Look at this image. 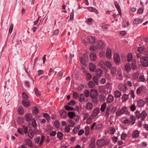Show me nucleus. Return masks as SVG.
I'll return each mask as SVG.
<instances>
[{
  "label": "nucleus",
  "instance_id": "4",
  "mask_svg": "<svg viewBox=\"0 0 148 148\" xmlns=\"http://www.w3.org/2000/svg\"><path fill=\"white\" fill-rule=\"evenodd\" d=\"M127 110V108L125 107H123L122 108L121 110L117 111L116 112V114L117 115L119 116L121 114H123L124 113H125L126 114L129 113Z\"/></svg>",
  "mask_w": 148,
  "mask_h": 148
},
{
  "label": "nucleus",
  "instance_id": "47",
  "mask_svg": "<svg viewBox=\"0 0 148 148\" xmlns=\"http://www.w3.org/2000/svg\"><path fill=\"white\" fill-rule=\"evenodd\" d=\"M84 93L85 94V96L86 97H88L89 96V95H90V93L89 91L88 90H85Z\"/></svg>",
  "mask_w": 148,
  "mask_h": 148
},
{
  "label": "nucleus",
  "instance_id": "12",
  "mask_svg": "<svg viewBox=\"0 0 148 148\" xmlns=\"http://www.w3.org/2000/svg\"><path fill=\"white\" fill-rule=\"evenodd\" d=\"M25 118L26 121L28 122L31 121L34 119L30 114H27L25 115Z\"/></svg>",
  "mask_w": 148,
  "mask_h": 148
},
{
  "label": "nucleus",
  "instance_id": "21",
  "mask_svg": "<svg viewBox=\"0 0 148 148\" xmlns=\"http://www.w3.org/2000/svg\"><path fill=\"white\" fill-rule=\"evenodd\" d=\"M93 107V104L90 102H88L86 104V108L88 110H91Z\"/></svg>",
  "mask_w": 148,
  "mask_h": 148
},
{
  "label": "nucleus",
  "instance_id": "1",
  "mask_svg": "<svg viewBox=\"0 0 148 148\" xmlns=\"http://www.w3.org/2000/svg\"><path fill=\"white\" fill-rule=\"evenodd\" d=\"M135 114L137 119H140L143 121L145 120L147 115L146 112L145 110L142 111L140 113V111H136L135 112Z\"/></svg>",
  "mask_w": 148,
  "mask_h": 148
},
{
  "label": "nucleus",
  "instance_id": "18",
  "mask_svg": "<svg viewBox=\"0 0 148 148\" xmlns=\"http://www.w3.org/2000/svg\"><path fill=\"white\" fill-rule=\"evenodd\" d=\"M117 79L119 80H122L123 79V77L122 75V72L121 71L119 70L117 73Z\"/></svg>",
  "mask_w": 148,
  "mask_h": 148
},
{
  "label": "nucleus",
  "instance_id": "32",
  "mask_svg": "<svg viewBox=\"0 0 148 148\" xmlns=\"http://www.w3.org/2000/svg\"><path fill=\"white\" fill-rule=\"evenodd\" d=\"M18 114L22 115L23 113V111L22 106H19L18 109Z\"/></svg>",
  "mask_w": 148,
  "mask_h": 148
},
{
  "label": "nucleus",
  "instance_id": "58",
  "mask_svg": "<svg viewBox=\"0 0 148 148\" xmlns=\"http://www.w3.org/2000/svg\"><path fill=\"white\" fill-rule=\"evenodd\" d=\"M92 18H88L86 21L87 23L89 25H90L91 24V22L92 21Z\"/></svg>",
  "mask_w": 148,
  "mask_h": 148
},
{
  "label": "nucleus",
  "instance_id": "39",
  "mask_svg": "<svg viewBox=\"0 0 148 148\" xmlns=\"http://www.w3.org/2000/svg\"><path fill=\"white\" fill-rule=\"evenodd\" d=\"M132 59V56L131 54L129 53L127 56V60L128 62L131 61Z\"/></svg>",
  "mask_w": 148,
  "mask_h": 148
},
{
  "label": "nucleus",
  "instance_id": "16",
  "mask_svg": "<svg viewBox=\"0 0 148 148\" xmlns=\"http://www.w3.org/2000/svg\"><path fill=\"white\" fill-rule=\"evenodd\" d=\"M60 114L61 118H65L66 116V113L64 110H61L60 112Z\"/></svg>",
  "mask_w": 148,
  "mask_h": 148
},
{
  "label": "nucleus",
  "instance_id": "14",
  "mask_svg": "<svg viewBox=\"0 0 148 148\" xmlns=\"http://www.w3.org/2000/svg\"><path fill=\"white\" fill-rule=\"evenodd\" d=\"M137 106L139 107L143 106L145 104V102L142 99L139 100L137 101Z\"/></svg>",
  "mask_w": 148,
  "mask_h": 148
},
{
  "label": "nucleus",
  "instance_id": "31",
  "mask_svg": "<svg viewBox=\"0 0 148 148\" xmlns=\"http://www.w3.org/2000/svg\"><path fill=\"white\" fill-rule=\"evenodd\" d=\"M114 94L115 97L117 98L120 97L121 95V92L118 90L115 91L114 92Z\"/></svg>",
  "mask_w": 148,
  "mask_h": 148
},
{
  "label": "nucleus",
  "instance_id": "10",
  "mask_svg": "<svg viewBox=\"0 0 148 148\" xmlns=\"http://www.w3.org/2000/svg\"><path fill=\"white\" fill-rule=\"evenodd\" d=\"M22 98L23 99L22 101V104H24V103H25L26 101L28 100V98L27 95L25 92H23Z\"/></svg>",
  "mask_w": 148,
  "mask_h": 148
},
{
  "label": "nucleus",
  "instance_id": "37",
  "mask_svg": "<svg viewBox=\"0 0 148 148\" xmlns=\"http://www.w3.org/2000/svg\"><path fill=\"white\" fill-rule=\"evenodd\" d=\"M125 71H127V72H128L129 71H130L131 70V68L129 64H126L125 66Z\"/></svg>",
  "mask_w": 148,
  "mask_h": 148
},
{
  "label": "nucleus",
  "instance_id": "25",
  "mask_svg": "<svg viewBox=\"0 0 148 148\" xmlns=\"http://www.w3.org/2000/svg\"><path fill=\"white\" fill-rule=\"evenodd\" d=\"M99 111V110L98 108L95 109L93 111L92 116L94 117L96 116L98 114Z\"/></svg>",
  "mask_w": 148,
  "mask_h": 148
},
{
  "label": "nucleus",
  "instance_id": "17",
  "mask_svg": "<svg viewBox=\"0 0 148 148\" xmlns=\"http://www.w3.org/2000/svg\"><path fill=\"white\" fill-rule=\"evenodd\" d=\"M113 100V96L111 94L109 95L107 99V102L108 103H110L112 102Z\"/></svg>",
  "mask_w": 148,
  "mask_h": 148
},
{
  "label": "nucleus",
  "instance_id": "27",
  "mask_svg": "<svg viewBox=\"0 0 148 148\" xmlns=\"http://www.w3.org/2000/svg\"><path fill=\"white\" fill-rule=\"evenodd\" d=\"M116 68L114 67H113L111 69L110 73L113 75H115L116 72Z\"/></svg>",
  "mask_w": 148,
  "mask_h": 148
},
{
  "label": "nucleus",
  "instance_id": "26",
  "mask_svg": "<svg viewBox=\"0 0 148 148\" xmlns=\"http://www.w3.org/2000/svg\"><path fill=\"white\" fill-rule=\"evenodd\" d=\"M26 144L29 146H31L32 145V143L31 141L29 138H26L25 141Z\"/></svg>",
  "mask_w": 148,
  "mask_h": 148
},
{
  "label": "nucleus",
  "instance_id": "11",
  "mask_svg": "<svg viewBox=\"0 0 148 148\" xmlns=\"http://www.w3.org/2000/svg\"><path fill=\"white\" fill-rule=\"evenodd\" d=\"M114 61L115 63H118L120 62V59L119 55L117 53L115 54L114 56Z\"/></svg>",
  "mask_w": 148,
  "mask_h": 148
},
{
  "label": "nucleus",
  "instance_id": "22",
  "mask_svg": "<svg viewBox=\"0 0 148 148\" xmlns=\"http://www.w3.org/2000/svg\"><path fill=\"white\" fill-rule=\"evenodd\" d=\"M106 57L108 58H110L112 56L111 54V51L110 49H107L106 53Z\"/></svg>",
  "mask_w": 148,
  "mask_h": 148
},
{
  "label": "nucleus",
  "instance_id": "41",
  "mask_svg": "<svg viewBox=\"0 0 148 148\" xmlns=\"http://www.w3.org/2000/svg\"><path fill=\"white\" fill-rule=\"evenodd\" d=\"M136 106L135 105L134 103L133 104H132L130 107V109L132 111H134L135 110H136Z\"/></svg>",
  "mask_w": 148,
  "mask_h": 148
},
{
  "label": "nucleus",
  "instance_id": "63",
  "mask_svg": "<svg viewBox=\"0 0 148 148\" xmlns=\"http://www.w3.org/2000/svg\"><path fill=\"white\" fill-rule=\"evenodd\" d=\"M54 124L55 127L57 128L59 127L60 124L58 121H57L56 122H55Z\"/></svg>",
  "mask_w": 148,
  "mask_h": 148
},
{
  "label": "nucleus",
  "instance_id": "52",
  "mask_svg": "<svg viewBox=\"0 0 148 148\" xmlns=\"http://www.w3.org/2000/svg\"><path fill=\"white\" fill-rule=\"evenodd\" d=\"M34 90L35 92V93L37 96H39L40 95V93L38 90V89L37 88H35Z\"/></svg>",
  "mask_w": 148,
  "mask_h": 148
},
{
  "label": "nucleus",
  "instance_id": "62",
  "mask_svg": "<svg viewBox=\"0 0 148 148\" xmlns=\"http://www.w3.org/2000/svg\"><path fill=\"white\" fill-rule=\"evenodd\" d=\"M70 130V126H67L66 127L65 129V131L67 133L69 132Z\"/></svg>",
  "mask_w": 148,
  "mask_h": 148
},
{
  "label": "nucleus",
  "instance_id": "49",
  "mask_svg": "<svg viewBox=\"0 0 148 148\" xmlns=\"http://www.w3.org/2000/svg\"><path fill=\"white\" fill-rule=\"evenodd\" d=\"M45 137L44 136H42L41 138L40 141L39 143V145H41L42 144L43 142L45 140Z\"/></svg>",
  "mask_w": 148,
  "mask_h": 148
},
{
  "label": "nucleus",
  "instance_id": "51",
  "mask_svg": "<svg viewBox=\"0 0 148 148\" xmlns=\"http://www.w3.org/2000/svg\"><path fill=\"white\" fill-rule=\"evenodd\" d=\"M32 125L33 127L34 128L37 127V124L36 123V122L35 121V120H34V119H32Z\"/></svg>",
  "mask_w": 148,
  "mask_h": 148
},
{
  "label": "nucleus",
  "instance_id": "56",
  "mask_svg": "<svg viewBox=\"0 0 148 148\" xmlns=\"http://www.w3.org/2000/svg\"><path fill=\"white\" fill-rule=\"evenodd\" d=\"M69 121V126L73 127L75 125V122L73 121L72 120H70Z\"/></svg>",
  "mask_w": 148,
  "mask_h": 148
},
{
  "label": "nucleus",
  "instance_id": "9",
  "mask_svg": "<svg viewBox=\"0 0 148 148\" xmlns=\"http://www.w3.org/2000/svg\"><path fill=\"white\" fill-rule=\"evenodd\" d=\"M87 39L89 43L93 44L95 41V37L92 36H90L87 37Z\"/></svg>",
  "mask_w": 148,
  "mask_h": 148
},
{
  "label": "nucleus",
  "instance_id": "7",
  "mask_svg": "<svg viewBox=\"0 0 148 148\" xmlns=\"http://www.w3.org/2000/svg\"><path fill=\"white\" fill-rule=\"evenodd\" d=\"M118 88L121 91L125 92L128 90V88L126 84H124V85L122 84H120L118 86Z\"/></svg>",
  "mask_w": 148,
  "mask_h": 148
},
{
  "label": "nucleus",
  "instance_id": "64",
  "mask_svg": "<svg viewBox=\"0 0 148 148\" xmlns=\"http://www.w3.org/2000/svg\"><path fill=\"white\" fill-rule=\"evenodd\" d=\"M18 123L19 124H21L22 122H23V120L22 118H19L17 120Z\"/></svg>",
  "mask_w": 148,
  "mask_h": 148
},
{
  "label": "nucleus",
  "instance_id": "3",
  "mask_svg": "<svg viewBox=\"0 0 148 148\" xmlns=\"http://www.w3.org/2000/svg\"><path fill=\"white\" fill-rule=\"evenodd\" d=\"M140 62L143 67L148 66V58L146 57H143L141 58Z\"/></svg>",
  "mask_w": 148,
  "mask_h": 148
},
{
  "label": "nucleus",
  "instance_id": "29",
  "mask_svg": "<svg viewBox=\"0 0 148 148\" xmlns=\"http://www.w3.org/2000/svg\"><path fill=\"white\" fill-rule=\"evenodd\" d=\"M142 21V20L141 19L139 18H136L133 21V23L134 24H137L138 23H141Z\"/></svg>",
  "mask_w": 148,
  "mask_h": 148
},
{
  "label": "nucleus",
  "instance_id": "24",
  "mask_svg": "<svg viewBox=\"0 0 148 148\" xmlns=\"http://www.w3.org/2000/svg\"><path fill=\"white\" fill-rule=\"evenodd\" d=\"M130 123L132 125H133L135 123L136 120L135 117L134 116H132L130 117Z\"/></svg>",
  "mask_w": 148,
  "mask_h": 148
},
{
  "label": "nucleus",
  "instance_id": "38",
  "mask_svg": "<svg viewBox=\"0 0 148 148\" xmlns=\"http://www.w3.org/2000/svg\"><path fill=\"white\" fill-rule=\"evenodd\" d=\"M106 103H103L101 106V110L102 112L104 111L106 107Z\"/></svg>",
  "mask_w": 148,
  "mask_h": 148
},
{
  "label": "nucleus",
  "instance_id": "55",
  "mask_svg": "<svg viewBox=\"0 0 148 148\" xmlns=\"http://www.w3.org/2000/svg\"><path fill=\"white\" fill-rule=\"evenodd\" d=\"M127 136V134L125 133H123L121 135V138L122 140H125Z\"/></svg>",
  "mask_w": 148,
  "mask_h": 148
},
{
  "label": "nucleus",
  "instance_id": "45",
  "mask_svg": "<svg viewBox=\"0 0 148 148\" xmlns=\"http://www.w3.org/2000/svg\"><path fill=\"white\" fill-rule=\"evenodd\" d=\"M34 132L32 130H29L28 133L29 137L31 138H32L33 136Z\"/></svg>",
  "mask_w": 148,
  "mask_h": 148
},
{
  "label": "nucleus",
  "instance_id": "54",
  "mask_svg": "<svg viewBox=\"0 0 148 148\" xmlns=\"http://www.w3.org/2000/svg\"><path fill=\"white\" fill-rule=\"evenodd\" d=\"M63 134L61 132H58L57 134V136L60 140L62 139Z\"/></svg>",
  "mask_w": 148,
  "mask_h": 148
},
{
  "label": "nucleus",
  "instance_id": "23",
  "mask_svg": "<svg viewBox=\"0 0 148 148\" xmlns=\"http://www.w3.org/2000/svg\"><path fill=\"white\" fill-rule=\"evenodd\" d=\"M139 135V133L138 130H136L134 131L132 134V136L133 138H136L138 137Z\"/></svg>",
  "mask_w": 148,
  "mask_h": 148
},
{
  "label": "nucleus",
  "instance_id": "15",
  "mask_svg": "<svg viewBox=\"0 0 148 148\" xmlns=\"http://www.w3.org/2000/svg\"><path fill=\"white\" fill-rule=\"evenodd\" d=\"M89 66V69L91 71H94L96 68L95 65L92 63H90Z\"/></svg>",
  "mask_w": 148,
  "mask_h": 148
},
{
  "label": "nucleus",
  "instance_id": "48",
  "mask_svg": "<svg viewBox=\"0 0 148 148\" xmlns=\"http://www.w3.org/2000/svg\"><path fill=\"white\" fill-rule=\"evenodd\" d=\"M143 89V88L142 86H141L138 88L137 89L136 92L138 94H139L142 92Z\"/></svg>",
  "mask_w": 148,
  "mask_h": 148
},
{
  "label": "nucleus",
  "instance_id": "13",
  "mask_svg": "<svg viewBox=\"0 0 148 148\" xmlns=\"http://www.w3.org/2000/svg\"><path fill=\"white\" fill-rule=\"evenodd\" d=\"M131 67L132 69L133 70H136L137 68V66L135 60L133 59L132 60L131 64Z\"/></svg>",
  "mask_w": 148,
  "mask_h": 148
},
{
  "label": "nucleus",
  "instance_id": "2",
  "mask_svg": "<svg viewBox=\"0 0 148 148\" xmlns=\"http://www.w3.org/2000/svg\"><path fill=\"white\" fill-rule=\"evenodd\" d=\"M97 44L96 46H91L90 48L91 51H93L95 49H102L105 46L104 43L101 41H98L97 42Z\"/></svg>",
  "mask_w": 148,
  "mask_h": 148
},
{
  "label": "nucleus",
  "instance_id": "8",
  "mask_svg": "<svg viewBox=\"0 0 148 148\" xmlns=\"http://www.w3.org/2000/svg\"><path fill=\"white\" fill-rule=\"evenodd\" d=\"M104 139H102L98 140L97 142V145L99 147L103 146L105 145Z\"/></svg>",
  "mask_w": 148,
  "mask_h": 148
},
{
  "label": "nucleus",
  "instance_id": "44",
  "mask_svg": "<svg viewBox=\"0 0 148 148\" xmlns=\"http://www.w3.org/2000/svg\"><path fill=\"white\" fill-rule=\"evenodd\" d=\"M99 77H97V76H94L93 78V81L97 85H98L99 84L98 79Z\"/></svg>",
  "mask_w": 148,
  "mask_h": 148
},
{
  "label": "nucleus",
  "instance_id": "20",
  "mask_svg": "<svg viewBox=\"0 0 148 148\" xmlns=\"http://www.w3.org/2000/svg\"><path fill=\"white\" fill-rule=\"evenodd\" d=\"M97 77H100L102 75V71L101 70L99 69H98L96 70L95 71Z\"/></svg>",
  "mask_w": 148,
  "mask_h": 148
},
{
  "label": "nucleus",
  "instance_id": "30",
  "mask_svg": "<svg viewBox=\"0 0 148 148\" xmlns=\"http://www.w3.org/2000/svg\"><path fill=\"white\" fill-rule=\"evenodd\" d=\"M95 85L92 81H90L88 83V86L90 88H93Z\"/></svg>",
  "mask_w": 148,
  "mask_h": 148
},
{
  "label": "nucleus",
  "instance_id": "61",
  "mask_svg": "<svg viewBox=\"0 0 148 148\" xmlns=\"http://www.w3.org/2000/svg\"><path fill=\"white\" fill-rule=\"evenodd\" d=\"M92 99V101L95 103H97L98 102L97 97H95L93 98H91Z\"/></svg>",
  "mask_w": 148,
  "mask_h": 148
},
{
  "label": "nucleus",
  "instance_id": "6",
  "mask_svg": "<svg viewBox=\"0 0 148 148\" xmlns=\"http://www.w3.org/2000/svg\"><path fill=\"white\" fill-rule=\"evenodd\" d=\"M98 93L97 90L92 89L90 92V96L91 98H93L95 97H98Z\"/></svg>",
  "mask_w": 148,
  "mask_h": 148
},
{
  "label": "nucleus",
  "instance_id": "50",
  "mask_svg": "<svg viewBox=\"0 0 148 148\" xmlns=\"http://www.w3.org/2000/svg\"><path fill=\"white\" fill-rule=\"evenodd\" d=\"M145 80V79L143 75H141L140 76L138 81L140 82H144Z\"/></svg>",
  "mask_w": 148,
  "mask_h": 148
},
{
  "label": "nucleus",
  "instance_id": "42",
  "mask_svg": "<svg viewBox=\"0 0 148 148\" xmlns=\"http://www.w3.org/2000/svg\"><path fill=\"white\" fill-rule=\"evenodd\" d=\"M85 74L87 79L88 80H90L92 77V75L89 73L86 72Z\"/></svg>",
  "mask_w": 148,
  "mask_h": 148
},
{
  "label": "nucleus",
  "instance_id": "33",
  "mask_svg": "<svg viewBox=\"0 0 148 148\" xmlns=\"http://www.w3.org/2000/svg\"><path fill=\"white\" fill-rule=\"evenodd\" d=\"M79 100L81 102L84 101L85 100V98L84 95L83 94H81L80 95V97L79 98Z\"/></svg>",
  "mask_w": 148,
  "mask_h": 148
},
{
  "label": "nucleus",
  "instance_id": "35",
  "mask_svg": "<svg viewBox=\"0 0 148 148\" xmlns=\"http://www.w3.org/2000/svg\"><path fill=\"white\" fill-rule=\"evenodd\" d=\"M105 62L101 60L100 61L99 63V66L101 68H105Z\"/></svg>",
  "mask_w": 148,
  "mask_h": 148
},
{
  "label": "nucleus",
  "instance_id": "36",
  "mask_svg": "<svg viewBox=\"0 0 148 148\" xmlns=\"http://www.w3.org/2000/svg\"><path fill=\"white\" fill-rule=\"evenodd\" d=\"M73 98L75 99H77L79 97V94L76 92H74L73 93Z\"/></svg>",
  "mask_w": 148,
  "mask_h": 148
},
{
  "label": "nucleus",
  "instance_id": "46",
  "mask_svg": "<svg viewBox=\"0 0 148 148\" xmlns=\"http://www.w3.org/2000/svg\"><path fill=\"white\" fill-rule=\"evenodd\" d=\"M68 115L71 119H72L75 116V115L73 112H69L68 114Z\"/></svg>",
  "mask_w": 148,
  "mask_h": 148
},
{
  "label": "nucleus",
  "instance_id": "53",
  "mask_svg": "<svg viewBox=\"0 0 148 148\" xmlns=\"http://www.w3.org/2000/svg\"><path fill=\"white\" fill-rule=\"evenodd\" d=\"M90 131V128L88 126H87L85 128V133L86 135H88L89 134Z\"/></svg>",
  "mask_w": 148,
  "mask_h": 148
},
{
  "label": "nucleus",
  "instance_id": "28",
  "mask_svg": "<svg viewBox=\"0 0 148 148\" xmlns=\"http://www.w3.org/2000/svg\"><path fill=\"white\" fill-rule=\"evenodd\" d=\"M129 95L125 94L121 98L123 102H124L126 101L129 98Z\"/></svg>",
  "mask_w": 148,
  "mask_h": 148
},
{
  "label": "nucleus",
  "instance_id": "60",
  "mask_svg": "<svg viewBox=\"0 0 148 148\" xmlns=\"http://www.w3.org/2000/svg\"><path fill=\"white\" fill-rule=\"evenodd\" d=\"M33 112L34 114H36L38 112V110L36 107H34L33 110Z\"/></svg>",
  "mask_w": 148,
  "mask_h": 148
},
{
  "label": "nucleus",
  "instance_id": "19",
  "mask_svg": "<svg viewBox=\"0 0 148 148\" xmlns=\"http://www.w3.org/2000/svg\"><path fill=\"white\" fill-rule=\"evenodd\" d=\"M89 56L91 61H94L96 59V55L95 53H91Z\"/></svg>",
  "mask_w": 148,
  "mask_h": 148
},
{
  "label": "nucleus",
  "instance_id": "43",
  "mask_svg": "<svg viewBox=\"0 0 148 148\" xmlns=\"http://www.w3.org/2000/svg\"><path fill=\"white\" fill-rule=\"evenodd\" d=\"M95 146V140H92L91 143L90 144V147L92 148H94Z\"/></svg>",
  "mask_w": 148,
  "mask_h": 148
},
{
  "label": "nucleus",
  "instance_id": "34",
  "mask_svg": "<svg viewBox=\"0 0 148 148\" xmlns=\"http://www.w3.org/2000/svg\"><path fill=\"white\" fill-rule=\"evenodd\" d=\"M105 66H106L108 69H110L111 68L112 65L110 62H105Z\"/></svg>",
  "mask_w": 148,
  "mask_h": 148
},
{
  "label": "nucleus",
  "instance_id": "40",
  "mask_svg": "<svg viewBox=\"0 0 148 148\" xmlns=\"http://www.w3.org/2000/svg\"><path fill=\"white\" fill-rule=\"evenodd\" d=\"M65 108L67 110H73L74 108L73 107L69 106L68 105H66L65 106Z\"/></svg>",
  "mask_w": 148,
  "mask_h": 148
},
{
  "label": "nucleus",
  "instance_id": "59",
  "mask_svg": "<svg viewBox=\"0 0 148 148\" xmlns=\"http://www.w3.org/2000/svg\"><path fill=\"white\" fill-rule=\"evenodd\" d=\"M24 106L26 107H28L30 105L29 101L28 100L26 101L25 103L24 104H23Z\"/></svg>",
  "mask_w": 148,
  "mask_h": 148
},
{
  "label": "nucleus",
  "instance_id": "5",
  "mask_svg": "<svg viewBox=\"0 0 148 148\" xmlns=\"http://www.w3.org/2000/svg\"><path fill=\"white\" fill-rule=\"evenodd\" d=\"M87 60V55L86 53L84 54L83 56L80 58L81 63L84 66L86 65V63Z\"/></svg>",
  "mask_w": 148,
  "mask_h": 148
},
{
  "label": "nucleus",
  "instance_id": "57",
  "mask_svg": "<svg viewBox=\"0 0 148 148\" xmlns=\"http://www.w3.org/2000/svg\"><path fill=\"white\" fill-rule=\"evenodd\" d=\"M43 117L47 119H49L50 118V116L49 115L46 113H44L43 114Z\"/></svg>",
  "mask_w": 148,
  "mask_h": 148
}]
</instances>
